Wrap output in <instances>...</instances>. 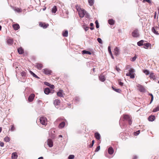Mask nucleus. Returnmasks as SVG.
Wrapping results in <instances>:
<instances>
[{"instance_id":"f257e3e1","label":"nucleus","mask_w":159,"mask_h":159,"mask_svg":"<svg viewBox=\"0 0 159 159\" xmlns=\"http://www.w3.org/2000/svg\"><path fill=\"white\" fill-rule=\"evenodd\" d=\"M126 121L128 122L129 125H131L132 123V118L131 116L127 114H124L121 117L120 121V124L121 125L123 122Z\"/></svg>"},{"instance_id":"f03ea898","label":"nucleus","mask_w":159,"mask_h":159,"mask_svg":"<svg viewBox=\"0 0 159 159\" xmlns=\"http://www.w3.org/2000/svg\"><path fill=\"white\" fill-rule=\"evenodd\" d=\"M58 127L60 129L63 128L65 126L66 123H67L66 120L63 117H59L57 118L55 121V123L60 122Z\"/></svg>"},{"instance_id":"7ed1b4c3","label":"nucleus","mask_w":159,"mask_h":159,"mask_svg":"<svg viewBox=\"0 0 159 159\" xmlns=\"http://www.w3.org/2000/svg\"><path fill=\"white\" fill-rule=\"evenodd\" d=\"M135 70L132 68H130L129 70V72L126 74L127 76H129L130 78L134 79L135 77Z\"/></svg>"},{"instance_id":"20e7f679","label":"nucleus","mask_w":159,"mask_h":159,"mask_svg":"<svg viewBox=\"0 0 159 159\" xmlns=\"http://www.w3.org/2000/svg\"><path fill=\"white\" fill-rule=\"evenodd\" d=\"M76 8L78 12L79 16L81 18L84 17L85 15L84 10H82L80 7L78 6H76Z\"/></svg>"},{"instance_id":"39448f33","label":"nucleus","mask_w":159,"mask_h":159,"mask_svg":"<svg viewBox=\"0 0 159 159\" xmlns=\"http://www.w3.org/2000/svg\"><path fill=\"white\" fill-rule=\"evenodd\" d=\"M39 120L42 125H47L48 122L47 119L45 117L43 116H41Z\"/></svg>"},{"instance_id":"423d86ee","label":"nucleus","mask_w":159,"mask_h":159,"mask_svg":"<svg viewBox=\"0 0 159 159\" xmlns=\"http://www.w3.org/2000/svg\"><path fill=\"white\" fill-rule=\"evenodd\" d=\"M42 72L45 75H50L52 74V71L49 69L45 68L42 70Z\"/></svg>"},{"instance_id":"0eeeda50","label":"nucleus","mask_w":159,"mask_h":159,"mask_svg":"<svg viewBox=\"0 0 159 159\" xmlns=\"http://www.w3.org/2000/svg\"><path fill=\"white\" fill-rule=\"evenodd\" d=\"M132 35L134 37L137 38L139 37V34L138 29L134 30L132 33Z\"/></svg>"},{"instance_id":"6e6552de","label":"nucleus","mask_w":159,"mask_h":159,"mask_svg":"<svg viewBox=\"0 0 159 159\" xmlns=\"http://www.w3.org/2000/svg\"><path fill=\"white\" fill-rule=\"evenodd\" d=\"M39 25L44 29H46L49 26V24L45 23L40 22H39Z\"/></svg>"},{"instance_id":"1a4fd4ad","label":"nucleus","mask_w":159,"mask_h":159,"mask_svg":"<svg viewBox=\"0 0 159 159\" xmlns=\"http://www.w3.org/2000/svg\"><path fill=\"white\" fill-rule=\"evenodd\" d=\"M158 29V27L156 26L155 27H153L152 28V31L155 34L158 35L159 34V33L157 31Z\"/></svg>"},{"instance_id":"9d476101","label":"nucleus","mask_w":159,"mask_h":159,"mask_svg":"<svg viewBox=\"0 0 159 159\" xmlns=\"http://www.w3.org/2000/svg\"><path fill=\"white\" fill-rule=\"evenodd\" d=\"M47 144L50 148L52 147L53 146V143L52 140L50 139H48L47 141Z\"/></svg>"},{"instance_id":"9b49d317","label":"nucleus","mask_w":159,"mask_h":159,"mask_svg":"<svg viewBox=\"0 0 159 159\" xmlns=\"http://www.w3.org/2000/svg\"><path fill=\"white\" fill-rule=\"evenodd\" d=\"M35 97V95L34 94H31L30 95L29 98L28 100L30 102H32Z\"/></svg>"},{"instance_id":"f8f14e48","label":"nucleus","mask_w":159,"mask_h":159,"mask_svg":"<svg viewBox=\"0 0 159 159\" xmlns=\"http://www.w3.org/2000/svg\"><path fill=\"white\" fill-rule=\"evenodd\" d=\"M7 42L8 45H11L13 44V39H7Z\"/></svg>"},{"instance_id":"ddd939ff","label":"nucleus","mask_w":159,"mask_h":159,"mask_svg":"<svg viewBox=\"0 0 159 159\" xmlns=\"http://www.w3.org/2000/svg\"><path fill=\"white\" fill-rule=\"evenodd\" d=\"M63 91L62 90H59V91L57 93V95L60 97H63Z\"/></svg>"},{"instance_id":"4468645a","label":"nucleus","mask_w":159,"mask_h":159,"mask_svg":"<svg viewBox=\"0 0 159 159\" xmlns=\"http://www.w3.org/2000/svg\"><path fill=\"white\" fill-rule=\"evenodd\" d=\"M99 80L102 82H104L105 80V76L102 74H101L99 77Z\"/></svg>"},{"instance_id":"2eb2a0df","label":"nucleus","mask_w":159,"mask_h":159,"mask_svg":"<svg viewBox=\"0 0 159 159\" xmlns=\"http://www.w3.org/2000/svg\"><path fill=\"white\" fill-rule=\"evenodd\" d=\"M155 119V117L154 116L151 115L149 116L148 120L149 121H152Z\"/></svg>"},{"instance_id":"dca6fc26","label":"nucleus","mask_w":159,"mask_h":159,"mask_svg":"<svg viewBox=\"0 0 159 159\" xmlns=\"http://www.w3.org/2000/svg\"><path fill=\"white\" fill-rule=\"evenodd\" d=\"M12 27L13 28L14 30H17L20 28V26L19 25L17 24L13 25Z\"/></svg>"},{"instance_id":"f3484780","label":"nucleus","mask_w":159,"mask_h":159,"mask_svg":"<svg viewBox=\"0 0 159 159\" xmlns=\"http://www.w3.org/2000/svg\"><path fill=\"white\" fill-rule=\"evenodd\" d=\"M17 51L19 54H21L24 53V49L22 47H20L17 49Z\"/></svg>"},{"instance_id":"a211bd4d","label":"nucleus","mask_w":159,"mask_h":159,"mask_svg":"<svg viewBox=\"0 0 159 159\" xmlns=\"http://www.w3.org/2000/svg\"><path fill=\"white\" fill-rule=\"evenodd\" d=\"M149 77L150 78V79H152L153 80L156 79L155 75H154V73L152 72L150 73Z\"/></svg>"},{"instance_id":"6ab92c4d","label":"nucleus","mask_w":159,"mask_h":159,"mask_svg":"<svg viewBox=\"0 0 159 159\" xmlns=\"http://www.w3.org/2000/svg\"><path fill=\"white\" fill-rule=\"evenodd\" d=\"M36 68L39 70H41L43 67V65L42 64L39 63H37L36 64Z\"/></svg>"},{"instance_id":"aec40b11","label":"nucleus","mask_w":159,"mask_h":159,"mask_svg":"<svg viewBox=\"0 0 159 159\" xmlns=\"http://www.w3.org/2000/svg\"><path fill=\"white\" fill-rule=\"evenodd\" d=\"M18 155L17 153L13 152L12 154L11 158L12 159H16L17 158Z\"/></svg>"},{"instance_id":"412c9836","label":"nucleus","mask_w":159,"mask_h":159,"mask_svg":"<svg viewBox=\"0 0 159 159\" xmlns=\"http://www.w3.org/2000/svg\"><path fill=\"white\" fill-rule=\"evenodd\" d=\"M138 89L141 92H144L145 91V89L141 85L139 86H138Z\"/></svg>"},{"instance_id":"4be33fe9","label":"nucleus","mask_w":159,"mask_h":159,"mask_svg":"<svg viewBox=\"0 0 159 159\" xmlns=\"http://www.w3.org/2000/svg\"><path fill=\"white\" fill-rule=\"evenodd\" d=\"M60 103V101L58 99H55L54 102V104L55 106L59 105Z\"/></svg>"},{"instance_id":"5701e85b","label":"nucleus","mask_w":159,"mask_h":159,"mask_svg":"<svg viewBox=\"0 0 159 159\" xmlns=\"http://www.w3.org/2000/svg\"><path fill=\"white\" fill-rule=\"evenodd\" d=\"M144 48L145 49H148L149 47H151V44L149 43H146L143 44Z\"/></svg>"},{"instance_id":"b1692460","label":"nucleus","mask_w":159,"mask_h":159,"mask_svg":"<svg viewBox=\"0 0 159 159\" xmlns=\"http://www.w3.org/2000/svg\"><path fill=\"white\" fill-rule=\"evenodd\" d=\"M62 35L63 37H67L68 35V31L67 30L63 31L62 33Z\"/></svg>"},{"instance_id":"393cba45","label":"nucleus","mask_w":159,"mask_h":159,"mask_svg":"<svg viewBox=\"0 0 159 159\" xmlns=\"http://www.w3.org/2000/svg\"><path fill=\"white\" fill-rule=\"evenodd\" d=\"M108 152L110 154H112L114 152V150L113 148L111 147L108 149Z\"/></svg>"},{"instance_id":"a878e982","label":"nucleus","mask_w":159,"mask_h":159,"mask_svg":"<svg viewBox=\"0 0 159 159\" xmlns=\"http://www.w3.org/2000/svg\"><path fill=\"white\" fill-rule=\"evenodd\" d=\"M119 49L117 47H116L114 49V54L116 55L119 54Z\"/></svg>"},{"instance_id":"bb28decb","label":"nucleus","mask_w":159,"mask_h":159,"mask_svg":"<svg viewBox=\"0 0 159 159\" xmlns=\"http://www.w3.org/2000/svg\"><path fill=\"white\" fill-rule=\"evenodd\" d=\"M57 10V7L56 6H54L52 9V12L53 13H55L56 12Z\"/></svg>"},{"instance_id":"cd10ccee","label":"nucleus","mask_w":159,"mask_h":159,"mask_svg":"<svg viewBox=\"0 0 159 159\" xmlns=\"http://www.w3.org/2000/svg\"><path fill=\"white\" fill-rule=\"evenodd\" d=\"M95 137L97 139L99 140L101 136L98 133H96L95 134Z\"/></svg>"},{"instance_id":"c85d7f7f","label":"nucleus","mask_w":159,"mask_h":159,"mask_svg":"<svg viewBox=\"0 0 159 159\" xmlns=\"http://www.w3.org/2000/svg\"><path fill=\"white\" fill-rule=\"evenodd\" d=\"M112 89L115 91L116 92L118 93H120L121 92V90L120 89H116L115 88V87L114 86H112Z\"/></svg>"},{"instance_id":"c756f323","label":"nucleus","mask_w":159,"mask_h":159,"mask_svg":"<svg viewBox=\"0 0 159 159\" xmlns=\"http://www.w3.org/2000/svg\"><path fill=\"white\" fill-rule=\"evenodd\" d=\"M108 23L111 25H113L114 24L115 21L112 19H109L108 20Z\"/></svg>"},{"instance_id":"7c9ffc66","label":"nucleus","mask_w":159,"mask_h":159,"mask_svg":"<svg viewBox=\"0 0 159 159\" xmlns=\"http://www.w3.org/2000/svg\"><path fill=\"white\" fill-rule=\"evenodd\" d=\"M50 92V89L49 88H47L45 89L44 90V93L46 94H48Z\"/></svg>"},{"instance_id":"2f4dec72","label":"nucleus","mask_w":159,"mask_h":159,"mask_svg":"<svg viewBox=\"0 0 159 159\" xmlns=\"http://www.w3.org/2000/svg\"><path fill=\"white\" fill-rule=\"evenodd\" d=\"M144 42V41L143 40H141L137 43V45L139 46H141L143 45V43Z\"/></svg>"},{"instance_id":"473e14b6","label":"nucleus","mask_w":159,"mask_h":159,"mask_svg":"<svg viewBox=\"0 0 159 159\" xmlns=\"http://www.w3.org/2000/svg\"><path fill=\"white\" fill-rule=\"evenodd\" d=\"M82 54H88L89 55H91L92 53L90 52L89 51H86V50H83L82 52Z\"/></svg>"},{"instance_id":"72a5a7b5","label":"nucleus","mask_w":159,"mask_h":159,"mask_svg":"<svg viewBox=\"0 0 159 159\" xmlns=\"http://www.w3.org/2000/svg\"><path fill=\"white\" fill-rule=\"evenodd\" d=\"M94 0H88L89 4L90 6H92L94 3Z\"/></svg>"},{"instance_id":"f704fd0d","label":"nucleus","mask_w":159,"mask_h":159,"mask_svg":"<svg viewBox=\"0 0 159 159\" xmlns=\"http://www.w3.org/2000/svg\"><path fill=\"white\" fill-rule=\"evenodd\" d=\"M4 140L6 142H9L10 141V139L9 137L7 136L4 138Z\"/></svg>"},{"instance_id":"c9c22d12","label":"nucleus","mask_w":159,"mask_h":159,"mask_svg":"<svg viewBox=\"0 0 159 159\" xmlns=\"http://www.w3.org/2000/svg\"><path fill=\"white\" fill-rule=\"evenodd\" d=\"M143 72L147 75H148L150 74L149 71L147 70H143Z\"/></svg>"},{"instance_id":"e433bc0d","label":"nucleus","mask_w":159,"mask_h":159,"mask_svg":"<svg viewBox=\"0 0 159 159\" xmlns=\"http://www.w3.org/2000/svg\"><path fill=\"white\" fill-rule=\"evenodd\" d=\"M159 111V106H157L153 109L152 111L153 112H156Z\"/></svg>"},{"instance_id":"4c0bfd02","label":"nucleus","mask_w":159,"mask_h":159,"mask_svg":"<svg viewBox=\"0 0 159 159\" xmlns=\"http://www.w3.org/2000/svg\"><path fill=\"white\" fill-rule=\"evenodd\" d=\"M15 11L17 12H21L22 10L20 8H17L15 9Z\"/></svg>"},{"instance_id":"58836bf2","label":"nucleus","mask_w":159,"mask_h":159,"mask_svg":"<svg viewBox=\"0 0 159 159\" xmlns=\"http://www.w3.org/2000/svg\"><path fill=\"white\" fill-rule=\"evenodd\" d=\"M75 156L73 155H70L68 157L69 159H73L74 158Z\"/></svg>"},{"instance_id":"ea45409f","label":"nucleus","mask_w":159,"mask_h":159,"mask_svg":"<svg viewBox=\"0 0 159 159\" xmlns=\"http://www.w3.org/2000/svg\"><path fill=\"white\" fill-rule=\"evenodd\" d=\"M95 24H96V28H99V25H98V20H96V21H95Z\"/></svg>"},{"instance_id":"a19ab883","label":"nucleus","mask_w":159,"mask_h":159,"mask_svg":"<svg viewBox=\"0 0 159 159\" xmlns=\"http://www.w3.org/2000/svg\"><path fill=\"white\" fill-rule=\"evenodd\" d=\"M136 58H137L136 56H135L134 57L131 58V61H134L135 60Z\"/></svg>"},{"instance_id":"79ce46f5","label":"nucleus","mask_w":159,"mask_h":159,"mask_svg":"<svg viewBox=\"0 0 159 159\" xmlns=\"http://www.w3.org/2000/svg\"><path fill=\"white\" fill-rule=\"evenodd\" d=\"M108 52H109V53L112 56V53H111V48L110 46H109L108 47Z\"/></svg>"},{"instance_id":"37998d69","label":"nucleus","mask_w":159,"mask_h":159,"mask_svg":"<svg viewBox=\"0 0 159 159\" xmlns=\"http://www.w3.org/2000/svg\"><path fill=\"white\" fill-rule=\"evenodd\" d=\"M140 130H139L136 132H134V134L135 135H137L140 133Z\"/></svg>"},{"instance_id":"c03bdc74","label":"nucleus","mask_w":159,"mask_h":159,"mask_svg":"<svg viewBox=\"0 0 159 159\" xmlns=\"http://www.w3.org/2000/svg\"><path fill=\"white\" fill-rule=\"evenodd\" d=\"M97 40H98V42L99 43H102V40L101 39V38H98L97 39Z\"/></svg>"},{"instance_id":"a18cd8bd","label":"nucleus","mask_w":159,"mask_h":159,"mask_svg":"<svg viewBox=\"0 0 159 159\" xmlns=\"http://www.w3.org/2000/svg\"><path fill=\"white\" fill-rule=\"evenodd\" d=\"M100 146H98L96 148V149L95 152H98L100 150Z\"/></svg>"},{"instance_id":"49530a36","label":"nucleus","mask_w":159,"mask_h":159,"mask_svg":"<svg viewBox=\"0 0 159 159\" xmlns=\"http://www.w3.org/2000/svg\"><path fill=\"white\" fill-rule=\"evenodd\" d=\"M21 75L22 76H25L26 75L25 72L24 71L21 72L20 73Z\"/></svg>"},{"instance_id":"de8ad7c7","label":"nucleus","mask_w":159,"mask_h":159,"mask_svg":"<svg viewBox=\"0 0 159 159\" xmlns=\"http://www.w3.org/2000/svg\"><path fill=\"white\" fill-rule=\"evenodd\" d=\"M118 82H119V84L121 86H122L123 85V84H124L123 83L121 82H120V81H119V80H118Z\"/></svg>"},{"instance_id":"09e8293b","label":"nucleus","mask_w":159,"mask_h":159,"mask_svg":"<svg viewBox=\"0 0 159 159\" xmlns=\"http://www.w3.org/2000/svg\"><path fill=\"white\" fill-rule=\"evenodd\" d=\"M95 72V68H93L92 69L91 72L93 74V73Z\"/></svg>"},{"instance_id":"8fccbe9b","label":"nucleus","mask_w":159,"mask_h":159,"mask_svg":"<svg viewBox=\"0 0 159 159\" xmlns=\"http://www.w3.org/2000/svg\"><path fill=\"white\" fill-rule=\"evenodd\" d=\"M34 77L36 78H39V77L36 75L34 73H33V74L32 75Z\"/></svg>"},{"instance_id":"3c124183","label":"nucleus","mask_w":159,"mask_h":159,"mask_svg":"<svg viewBox=\"0 0 159 159\" xmlns=\"http://www.w3.org/2000/svg\"><path fill=\"white\" fill-rule=\"evenodd\" d=\"M150 95H151V102H150V103H151L153 100V96L152 95V94H150Z\"/></svg>"},{"instance_id":"603ef678","label":"nucleus","mask_w":159,"mask_h":159,"mask_svg":"<svg viewBox=\"0 0 159 159\" xmlns=\"http://www.w3.org/2000/svg\"><path fill=\"white\" fill-rule=\"evenodd\" d=\"M146 2L148 3H151V1L150 0H143V2Z\"/></svg>"},{"instance_id":"864d4df0","label":"nucleus","mask_w":159,"mask_h":159,"mask_svg":"<svg viewBox=\"0 0 159 159\" xmlns=\"http://www.w3.org/2000/svg\"><path fill=\"white\" fill-rule=\"evenodd\" d=\"M0 146L2 147H3L4 146V143L2 142H0Z\"/></svg>"},{"instance_id":"5fc2aeb1","label":"nucleus","mask_w":159,"mask_h":159,"mask_svg":"<svg viewBox=\"0 0 159 159\" xmlns=\"http://www.w3.org/2000/svg\"><path fill=\"white\" fill-rule=\"evenodd\" d=\"M48 86H49L52 89H54L55 88V86L53 85H48Z\"/></svg>"},{"instance_id":"6e6d98bb","label":"nucleus","mask_w":159,"mask_h":159,"mask_svg":"<svg viewBox=\"0 0 159 159\" xmlns=\"http://www.w3.org/2000/svg\"><path fill=\"white\" fill-rule=\"evenodd\" d=\"M116 70L118 72L120 70V69L119 68L117 67V66L116 67Z\"/></svg>"},{"instance_id":"4d7b16f0","label":"nucleus","mask_w":159,"mask_h":159,"mask_svg":"<svg viewBox=\"0 0 159 159\" xmlns=\"http://www.w3.org/2000/svg\"><path fill=\"white\" fill-rule=\"evenodd\" d=\"M89 27H86L85 28V31H87V30H89Z\"/></svg>"},{"instance_id":"13d9d810","label":"nucleus","mask_w":159,"mask_h":159,"mask_svg":"<svg viewBox=\"0 0 159 159\" xmlns=\"http://www.w3.org/2000/svg\"><path fill=\"white\" fill-rule=\"evenodd\" d=\"M15 128L14 126V125H11V129H14Z\"/></svg>"},{"instance_id":"bf43d9fd","label":"nucleus","mask_w":159,"mask_h":159,"mask_svg":"<svg viewBox=\"0 0 159 159\" xmlns=\"http://www.w3.org/2000/svg\"><path fill=\"white\" fill-rule=\"evenodd\" d=\"M137 158V157L136 156H134L133 157V159H136Z\"/></svg>"},{"instance_id":"052dcab7","label":"nucleus","mask_w":159,"mask_h":159,"mask_svg":"<svg viewBox=\"0 0 159 159\" xmlns=\"http://www.w3.org/2000/svg\"><path fill=\"white\" fill-rule=\"evenodd\" d=\"M90 26L91 27H93V23H91L90 24Z\"/></svg>"},{"instance_id":"680f3d73","label":"nucleus","mask_w":159,"mask_h":159,"mask_svg":"<svg viewBox=\"0 0 159 159\" xmlns=\"http://www.w3.org/2000/svg\"><path fill=\"white\" fill-rule=\"evenodd\" d=\"M156 14H157V13H156V12H155V15H154V18H156Z\"/></svg>"},{"instance_id":"e2e57ef3","label":"nucleus","mask_w":159,"mask_h":159,"mask_svg":"<svg viewBox=\"0 0 159 159\" xmlns=\"http://www.w3.org/2000/svg\"><path fill=\"white\" fill-rule=\"evenodd\" d=\"M93 146V144H92V143L91 144H90L89 145V146L90 148H91Z\"/></svg>"},{"instance_id":"0e129e2a","label":"nucleus","mask_w":159,"mask_h":159,"mask_svg":"<svg viewBox=\"0 0 159 159\" xmlns=\"http://www.w3.org/2000/svg\"><path fill=\"white\" fill-rule=\"evenodd\" d=\"M38 159H43V157H40Z\"/></svg>"},{"instance_id":"69168bd1","label":"nucleus","mask_w":159,"mask_h":159,"mask_svg":"<svg viewBox=\"0 0 159 159\" xmlns=\"http://www.w3.org/2000/svg\"><path fill=\"white\" fill-rule=\"evenodd\" d=\"M94 143V140H92V144H93V145Z\"/></svg>"},{"instance_id":"338daca9","label":"nucleus","mask_w":159,"mask_h":159,"mask_svg":"<svg viewBox=\"0 0 159 159\" xmlns=\"http://www.w3.org/2000/svg\"><path fill=\"white\" fill-rule=\"evenodd\" d=\"M94 29V27H91L90 28V29L91 30H93Z\"/></svg>"},{"instance_id":"774afa93","label":"nucleus","mask_w":159,"mask_h":159,"mask_svg":"<svg viewBox=\"0 0 159 159\" xmlns=\"http://www.w3.org/2000/svg\"><path fill=\"white\" fill-rule=\"evenodd\" d=\"M30 74H31V75H32V74H33V72L32 71H31V70H30Z\"/></svg>"}]
</instances>
